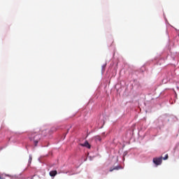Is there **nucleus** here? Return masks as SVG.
Returning <instances> with one entry per match:
<instances>
[{"label": "nucleus", "instance_id": "8", "mask_svg": "<svg viewBox=\"0 0 179 179\" xmlns=\"http://www.w3.org/2000/svg\"><path fill=\"white\" fill-rule=\"evenodd\" d=\"M167 159H169V155L166 154L164 157V160H167Z\"/></svg>", "mask_w": 179, "mask_h": 179}, {"label": "nucleus", "instance_id": "7", "mask_svg": "<svg viewBox=\"0 0 179 179\" xmlns=\"http://www.w3.org/2000/svg\"><path fill=\"white\" fill-rule=\"evenodd\" d=\"M31 160H32V157H31V155H29V164H31Z\"/></svg>", "mask_w": 179, "mask_h": 179}, {"label": "nucleus", "instance_id": "4", "mask_svg": "<svg viewBox=\"0 0 179 179\" xmlns=\"http://www.w3.org/2000/svg\"><path fill=\"white\" fill-rule=\"evenodd\" d=\"M81 146H85V148L90 149V144H89V142L87 141H85L84 144H81Z\"/></svg>", "mask_w": 179, "mask_h": 179}, {"label": "nucleus", "instance_id": "1", "mask_svg": "<svg viewBox=\"0 0 179 179\" xmlns=\"http://www.w3.org/2000/svg\"><path fill=\"white\" fill-rule=\"evenodd\" d=\"M28 137L31 141L34 142V146H37V143H38V142H40V139H41V135H40V133L34 131L29 133Z\"/></svg>", "mask_w": 179, "mask_h": 179}, {"label": "nucleus", "instance_id": "9", "mask_svg": "<svg viewBox=\"0 0 179 179\" xmlns=\"http://www.w3.org/2000/svg\"><path fill=\"white\" fill-rule=\"evenodd\" d=\"M0 179H3V178H2V177L0 176Z\"/></svg>", "mask_w": 179, "mask_h": 179}, {"label": "nucleus", "instance_id": "6", "mask_svg": "<svg viewBox=\"0 0 179 179\" xmlns=\"http://www.w3.org/2000/svg\"><path fill=\"white\" fill-rule=\"evenodd\" d=\"M96 141H99V142H101V137H100L99 136H96L95 137Z\"/></svg>", "mask_w": 179, "mask_h": 179}, {"label": "nucleus", "instance_id": "5", "mask_svg": "<svg viewBox=\"0 0 179 179\" xmlns=\"http://www.w3.org/2000/svg\"><path fill=\"white\" fill-rule=\"evenodd\" d=\"M57 174V171H51L50 172V177H55V175Z\"/></svg>", "mask_w": 179, "mask_h": 179}, {"label": "nucleus", "instance_id": "2", "mask_svg": "<svg viewBox=\"0 0 179 179\" xmlns=\"http://www.w3.org/2000/svg\"><path fill=\"white\" fill-rule=\"evenodd\" d=\"M162 157L153 159V163L156 164V166H160V164H162Z\"/></svg>", "mask_w": 179, "mask_h": 179}, {"label": "nucleus", "instance_id": "3", "mask_svg": "<svg viewBox=\"0 0 179 179\" xmlns=\"http://www.w3.org/2000/svg\"><path fill=\"white\" fill-rule=\"evenodd\" d=\"M122 169V167L121 166H115V168H110L109 171H114V170H121Z\"/></svg>", "mask_w": 179, "mask_h": 179}]
</instances>
